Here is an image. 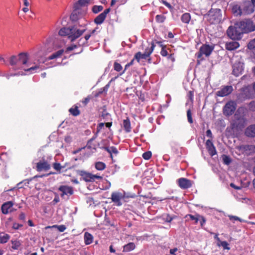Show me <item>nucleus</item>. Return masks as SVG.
Segmentation results:
<instances>
[{"label": "nucleus", "mask_w": 255, "mask_h": 255, "mask_svg": "<svg viewBox=\"0 0 255 255\" xmlns=\"http://www.w3.org/2000/svg\"><path fill=\"white\" fill-rule=\"evenodd\" d=\"M85 31V29H79L76 26L74 25L61 28L58 33L62 36H67L71 41H74L80 37Z\"/></svg>", "instance_id": "nucleus-1"}, {"label": "nucleus", "mask_w": 255, "mask_h": 255, "mask_svg": "<svg viewBox=\"0 0 255 255\" xmlns=\"http://www.w3.org/2000/svg\"><path fill=\"white\" fill-rule=\"evenodd\" d=\"M228 36L232 39L240 40L244 34L239 22L235 23V25L230 26L227 30Z\"/></svg>", "instance_id": "nucleus-2"}, {"label": "nucleus", "mask_w": 255, "mask_h": 255, "mask_svg": "<svg viewBox=\"0 0 255 255\" xmlns=\"http://www.w3.org/2000/svg\"><path fill=\"white\" fill-rule=\"evenodd\" d=\"M214 49V46L213 45L206 44H203L200 47L199 51L196 53V56L198 59V64H200V61L204 60L202 57L203 55H205L206 57H209L212 53Z\"/></svg>", "instance_id": "nucleus-3"}, {"label": "nucleus", "mask_w": 255, "mask_h": 255, "mask_svg": "<svg viewBox=\"0 0 255 255\" xmlns=\"http://www.w3.org/2000/svg\"><path fill=\"white\" fill-rule=\"evenodd\" d=\"M207 20L211 24L219 23L222 17L221 11L219 9H211L206 16Z\"/></svg>", "instance_id": "nucleus-4"}, {"label": "nucleus", "mask_w": 255, "mask_h": 255, "mask_svg": "<svg viewBox=\"0 0 255 255\" xmlns=\"http://www.w3.org/2000/svg\"><path fill=\"white\" fill-rule=\"evenodd\" d=\"M239 25L244 33H247L255 31V24L250 19H245L239 22Z\"/></svg>", "instance_id": "nucleus-5"}, {"label": "nucleus", "mask_w": 255, "mask_h": 255, "mask_svg": "<svg viewBox=\"0 0 255 255\" xmlns=\"http://www.w3.org/2000/svg\"><path fill=\"white\" fill-rule=\"evenodd\" d=\"M252 89L250 86H245L239 90V93L237 95V100L243 102L246 99H250L252 97Z\"/></svg>", "instance_id": "nucleus-6"}, {"label": "nucleus", "mask_w": 255, "mask_h": 255, "mask_svg": "<svg viewBox=\"0 0 255 255\" xmlns=\"http://www.w3.org/2000/svg\"><path fill=\"white\" fill-rule=\"evenodd\" d=\"M51 160V157H48L47 159L44 157H42L39 161L36 163V169L38 172L42 171H46L49 170L51 168V165L50 161Z\"/></svg>", "instance_id": "nucleus-7"}, {"label": "nucleus", "mask_w": 255, "mask_h": 255, "mask_svg": "<svg viewBox=\"0 0 255 255\" xmlns=\"http://www.w3.org/2000/svg\"><path fill=\"white\" fill-rule=\"evenodd\" d=\"M80 175L86 182H94L96 179H102L103 177L98 175H94L89 172L81 171Z\"/></svg>", "instance_id": "nucleus-8"}, {"label": "nucleus", "mask_w": 255, "mask_h": 255, "mask_svg": "<svg viewBox=\"0 0 255 255\" xmlns=\"http://www.w3.org/2000/svg\"><path fill=\"white\" fill-rule=\"evenodd\" d=\"M58 190L61 192L60 196L62 198H65V196L68 198L74 193L73 188L67 185H61L58 187Z\"/></svg>", "instance_id": "nucleus-9"}, {"label": "nucleus", "mask_w": 255, "mask_h": 255, "mask_svg": "<svg viewBox=\"0 0 255 255\" xmlns=\"http://www.w3.org/2000/svg\"><path fill=\"white\" fill-rule=\"evenodd\" d=\"M233 91V88L231 85L223 86L221 89L217 92V95L219 97H224L229 95Z\"/></svg>", "instance_id": "nucleus-10"}, {"label": "nucleus", "mask_w": 255, "mask_h": 255, "mask_svg": "<svg viewBox=\"0 0 255 255\" xmlns=\"http://www.w3.org/2000/svg\"><path fill=\"white\" fill-rule=\"evenodd\" d=\"M177 183L179 187L182 189H186L190 188L192 185V181L186 178H180L177 180Z\"/></svg>", "instance_id": "nucleus-11"}, {"label": "nucleus", "mask_w": 255, "mask_h": 255, "mask_svg": "<svg viewBox=\"0 0 255 255\" xmlns=\"http://www.w3.org/2000/svg\"><path fill=\"white\" fill-rule=\"evenodd\" d=\"M19 63L20 68L25 69L24 67L27 64L29 56L27 53L21 52L19 54Z\"/></svg>", "instance_id": "nucleus-12"}, {"label": "nucleus", "mask_w": 255, "mask_h": 255, "mask_svg": "<svg viewBox=\"0 0 255 255\" xmlns=\"http://www.w3.org/2000/svg\"><path fill=\"white\" fill-rule=\"evenodd\" d=\"M13 204L12 201H7L4 203L1 207L2 213L6 215L10 212H12L13 211L12 210Z\"/></svg>", "instance_id": "nucleus-13"}, {"label": "nucleus", "mask_w": 255, "mask_h": 255, "mask_svg": "<svg viewBox=\"0 0 255 255\" xmlns=\"http://www.w3.org/2000/svg\"><path fill=\"white\" fill-rule=\"evenodd\" d=\"M236 102L232 100L228 101L223 108V112H235L237 108Z\"/></svg>", "instance_id": "nucleus-14"}, {"label": "nucleus", "mask_w": 255, "mask_h": 255, "mask_svg": "<svg viewBox=\"0 0 255 255\" xmlns=\"http://www.w3.org/2000/svg\"><path fill=\"white\" fill-rule=\"evenodd\" d=\"M124 198L123 194L120 192H113L111 195V199L113 202L118 206L122 205L121 200Z\"/></svg>", "instance_id": "nucleus-15"}, {"label": "nucleus", "mask_w": 255, "mask_h": 255, "mask_svg": "<svg viewBox=\"0 0 255 255\" xmlns=\"http://www.w3.org/2000/svg\"><path fill=\"white\" fill-rule=\"evenodd\" d=\"M245 134L249 137H255V125H252L247 128Z\"/></svg>", "instance_id": "nucleus-16"}, {"label": "nucleus", "mask_w": 255, "mask_h": 255, "mask_svg": "<svg viewBox=\"0 0 255 255\" xmlns=\"http://www.w3.org/2000/svg\"><path fill=\"white\" fill-rule=\"evenodd\" d=\"M243 13L246 14H250L255 11L254 7L249 2L246 3L243 8Z\"/></svg>", "instance_id": "nucleus-17"}, {"label": "nucleus", "mask_w": 255, "mask_h": 255, "mask_svg": "<svg viewBox=\"0 0 255 255\" xmlns=\"http://www.w3.org/2000/svg\"><path fill=\"white\" fill-rule=\"evenodd\" d=\"M240 46L239 43L236 41L227 42L226 44V48L228 50L232 51L238 48Z\"/></svg>", "instance_id": "nucleus-18"}, {"label": "nucleus", "mask_w": 255, "mask_h": 255, "mask_svg": "<svg viewBox=\"0 0 255 255\" xmlns=\"http://www.w3.org/2000/svg\"><path fill=\"white\" fill-rule=\"evenodd\" d=\"M123 127L126 132H129L131 131V124L128 117H127L126 119L123 120Z\"/></svg>", "instance_id": "nucleus-19"}, {"label": "nucleus", "mask_w": 255, "mask_h": 255, "mask_svg": "<svg viewBox=\"0 0 255 255\" xmlns=\"http://www.w3.org/2000/svg\"><path fill=\"white\" fill-rule=\"evenodd\" d=\"M64 50L63 49H60L53 53H52L51 55H50L48 58V60H51L53 59H55L57 58H60L63 54L64 53Z\"/></svg>", "instance_id": "nucleus-20"}, {"label": "nucleus", "mask_w": 255, "mask_h": 255, "mask_svg": "<svg viewBox=\"0 0 255 255\" xmlns=\"http://www.w3.org/2000/svg\"><path fill=\"white\" fill-rule=\"evenodd\" d=\"M91 0H78L74 5L75 10L80 9L82 6H85Z\"/></svg>", "instance_id": "nucleus-21"}, {"label": "nucleus", "mask_w": 255, "mask_h": 255, "mask_svg": "<svg viewBox=\"0 0 255 255\" xmlns=\"http://www.w3.org/2000/svg\"><path fill=\"white\" fill-rule=\"evenodd\" d=\"M243 71L242 66H237L235 64L233 66V74L236 77L239 76L241 75Z\"/></svg>", "instance_id": "nucleus-22"}, {"label": "nucleus", "mask_w": 255, "mask_h": 255, "mask_svg": "<svg viewBox=\"0 0 255 255\" xmlns=\"http://www.w3.org/2000/svg\"><path fill=\"white\" fill-rule=\"evenodd\" d=\"M246 122L247 121L244 118H239L235 123L237 128L240 129L244 128L246 124Z\"/></svg>", "instance_id": "nucleus-23"}, {"label": "nucleus", "mask_w": 255, "mask_h": 255, "mask_svg": "<svg viewBox=\"0 0 255 255\" xmlns=\"http://www.w3.org/2000/svg\"><path fill=\"white\" fill-rule=\"evenodd\" d=\"M93 241V236L88 232H86L84 234V242L86 245H90L92 243Z\"/></svg>", "instance_id": "nucleus-24"}, {"label": "nucleus", "mask_w": 255, "mask_h": 255, "mask_svg": "<svg viewBox=\"0 0 255 255\" xmlns=\"http://www.w3.org/2000/svg\"><path fill=\"white\" fill-rule=\"evenodd\" d=\"M10 239V236L3 232L0 233V243L4 244L8 242Z\"/></svg>", "instance_id": "nucleus-25"}, {"label": "nucleus", "mask_w": 255, "mask_h": 255, "mask_svg": "<svg viewBox=\"0 0 255 255\" xmlns=\"http://www.w3.org/2000/svg\"><path fill=\"white\" fill-rule=\"evenodd\" d=\"M106 17V16L101 13L94 19V22L97 24H101L104 22Z\"/></svg>", "instance_id": "nucleus-26"}, {"label": "nucleus", "mask_w": 255, "mask_h": 255, "mask_svg": "<svg viewBox=\"0 0 255 255\" xmlns=\"http://www.w3.org/2000/svg\"><path fill=\"white\" fill-rule=\"evenodd\" d=\"M189 217L191 220L194 221V223L197 224L200 220V215L196 214L195 215L191 214H187L185 216V218Z\"/></svg>", "instance_id": "nucleus-27"}, {"label": "nucleus", "mask_w": 255, "mask_h": 255, "mask_svg": "<svg viewBox=\"0 0 255 255\" xmlns=\"http://www.w3.org/2000/svg\"><path fill=\"white\" fill-rule=\"evenodd\" d=\"M135 248V245L133 243H129L124 246V251L128 252L133 250Z\"/></svg>", "instance_id": "nucleus-28"}, {"label": "nucleus", "mask_w": 255, "mask_h": 255, "mask_svg": "<svg viewBox=\"0 0 255 255\" xmlns=\"http://www.w3.org/2000/svg\"><path fill=\"white\" fill-rule=\"evenodd\" d=\"M105 149L107 152H108L110 154L111 158H113V153H114L115 154H117L118 153V151L117 148L115 146L106 147H105Z\"/></svg>", "instance_id": "nucleus-29"}, {"label": "nucleus", "mask_w": 255, "mask_h": 255, "mask_svg": "<svg viewBox=\"0 0 255 255\" xmlns=\"http://www.w3.org/2000/svg\"><path fill=\"white\" fill-rule=\"evenodd\" d=\"M233 12L236 15H241L243 13V10L238 4L234 5L232 7Z\"/></svg>", "instance_id": "nucleus-30"}, {"label": "nucleus", "mask_w": 255, "mask_h": 255, "mask_svg": "<svg viewBox=\"0 0 255 255\" xmlns=\"http://www.w3.org/2000/svg\"><path fill=\"white\" fill-rule=\"evenodd\" d=\"M181 19L185 23H188L191 19V16L189 13H185L181 16Z\"/></svg>", "instance_id": "nucleus-31"}, {"label": "nucleus", "mask_w": 255, "mask_h": 255, "mask_svg": "<svg viewBox=\"0 0 255 255\" xmlns=\"http://www.w3.org/2000/svg\"><path fill=\"white\" fill-rule=\"evenodd\" d=\"M221 157H222V160H223V162L224 164H225L226 165H228L232 162V159L229 156H228V155H225V154H223L222 155Z\"/></svg>", "instance_id": "nucleus-32"}, {"label": "nucleus", "mask_w": 255, "mask_h": 255, "mask_svg": "<svg viewBox=\"0 0 255 255\" xmlns=\"http://www.w3.org/2000/svg\"><path fill=\"white\" fill-rule=\"evenodd\" d=\"M106 165L105 163L103 162H97L95 163V168L98 170H103L105 169Z\"/></svg>", "instance_id": "nucleus-33"}, {"label": "nucleus", "mask_w": 255, "mask_h": 255, "mask_svg": "<svg viewBox=\"0 0 255 255\" xmlns=\"http://www.w3.org/2000/svg\"><path fill=\"white\" fill-rule=\"evenodd\" d=\"M57 228L58 230V231L60 232H64L66 229V226L64 225H55L52 226V227L48 226V227H46V228Z\"/></svg>", "instance_id": "nucleus-34"}, {"label": "nucleus", "mask_w": 255, "mask_h": 255, "mask_svg": "<svg viewBox=\"0 0 255 255\" xmlns=\"http://www.w3.org/2000/svg\"><path fill=\"white\" fill-rule=\"evenodd\" d=\"M16 60H17V56H15V55L11 56L9 58V63L11 66L15 67L16 68H17Z\"/></svg>", "instance_id": "nucleus-35"}, {"label": "nucleus", "mask_w": 255, "mask_h": 255, "mask_svg": "<svg viewBox=\"0 0 255 255\" xmlns=\"http://www.w3.org/2000/svg\"><path fill=\"white\" fill-rule=\"evenodd\" d=\"M166 19V16L162 14H158L155 16V20L157 23H163Z\"/></svg>", "instance_id": "nucleus-36"}, {"label": "nucleus", "mask_w": 255, "mask_h": 255, "mask_svg": "<svg viewBox=\"0 0 255 255\" xmlns=\"http://www.w3.org/2000/svg\"><path fill=\"white\" fill-rule=\"evenodd\" d=\"M92 98V97L89 95L81 101L80 103L81 104L82 107L86 106L87 104L90 102Z\"/></svg>", "instance_id": "nucleus-37"}, {"label": "nucleus", "mask_w": 255, "mask_h": 255, "mask_svg": "<svg viewBox=\"0 0 255 255\" xmlns=\"http://www.w3.org/2000/svg\"><path fill=\"white\" fill-rule=\"evenodd\" d=\"M103 9V6L102 5H94L92 7V11L94 13H98Z\"/></svg>", "instance_id": "nucleus-38"}, {"label": "nucleus", "mask_w": 255, "mask_h": 255, "mask_svg": "<svg viewBox=\"0 0 255 255\" xmlns=\"http://www.w3.org/2000/svg\"><path fill=\"white\" fill-rule=\"evenodd\" d=\"M150 44H151L150 47H147L145 49V51H144V52H146V53H150V55L152 53V52H153V51L154 49V48L155 47V44H154L153 41L151 42Z\"/></svg>", "instance_id": "nucleus-39"}, {"label": "nucleus", "mask_w": 255, "mask_h": 255, "mask_svg": "<svg viewBox=\"0 0 255 255\" xmlns=\"http://www.w3.org/2000/svg\"><path fill=\"white\" fill-rule=\"evenodd\" d=\"M187 101L188 102H190L192 103L193 102V98H194V93L192 91H189L187 95Z\"/></svg>", "instance_id": "nucleus-40"}, {"label": "nucleus", "mask_w": 255, "mask_h": 255, "mask_svg": "<svg viewBox=\"0 0 255 255\" xmlns=\"http://www.w3.org/2000/svg\"><path fill=\"white\" fill-rule=\"evenodd\" d=\"M209 154L213 156L217 154L216 148L214 145L210 147L207 149Z\"/></svg>", "instance_id": "nucleus-41"}, {"label": "nucleus", "mask_w": 255, "mask_h": 255, "mask_svg": "<svg viewBox=\"0 0 255 255\" xmlns=\"http://www.w3.org/2000/svg\"><path fill=\"white\" fill-rule=\"evenodd\" d=\"M37 69H40V70H41V69L40 68L39 66L35 65L34 66L31 67L29 68L24 69V71L26 72H30L31 73H34V72L33 71Z\"/></svg>", "instance_id": "nucleus-42"}, {"label": "nucleus", "mask_w": 255, "mask_h": 255, "mask_svg": "<svg viewBox=\"0 0 255 255\" xmlns=\"http://www.w3.org/2000/svg\"><path fill=\"white\" fill-rule=\"evenodd\" d=\"M114 69L117 72H120L122 71L123 67L121 64L118 63L117 62H115L114 63Z\"/></svg>", "instance_id": "nucleus-43"}, {"label": "nucleus", "mask_w": 255, "mask_h": 255, "mask_svg": "<svg viewBox=\"0 0 255 255\" xmlns=\"http://www.w3.org/2000/svg\"><path fill=\"white\" fill-rule=\"evenodd\" d=\"M241 148L245 150H255V146L253 145H243L241 147Z\"/></svg>", "instance_id": "nucleus-44"}, {"label": "nucleus", "mask_w": 255, "mask_h": 255, "mask_svg": "<svg viewBox=\"0 0 255 255\" xmlns=\"http://www.w3.org/2000/svg\"><path fill=\"white\" fill-rule=\"evenodd\" d=\"M80 107H82L81 104L78 103L77 105H74L72 108L69 110V112H79L78 109Z\"/></svg>", "instance_id": "nucleus-45"}, {"label": "nucleus", "mask_w": 255, "mask_h": 255, "mask_svg": "<svg viewBox=\"0 0 255 255\" xmlns=\"http://www.w3.org/2000/svg\"><path fill=\"white\" fill-rule=\"evenodd\" d=\"M151 151H146L142 154V157L145 160H148L151 158Z\"/></svg>", "instance_id": "nucleus-46"}, {"label": "nucleus", "mask_w": 255, "mask_h": 255, "mask_svg": "<svg viewBox=\"0 0 255 255\" xmlns=\"http://www.w3.org/2000/svg\"><path fill=\"white\" fill-rule=\"evenodd\" d=\"M248 48L250 49H253L255 48V38L249 42Z\"/></svg>", "instance_id": "nucleus-47"}, {"label": "nucleus", "mask_w": 255, "mask_h": 255, "mask_svg": "<svg viewBox=\"0 0 255 255\" xmlns=\"http://www.w3.org/2000/svg\"><path fill=\"white\" fill-rule=\"evenodd\" d=\"M248 106L251 112H255V101L250 102Z\"/></svg>", "instance_id": "nucleus-48"}, {"label": "nucleus", "mask_w": 255, "mask_h": 255, "mask_svg": "<svg viewBox=\"0 0 255 255\" xmlns=\"http://www.w3.org/2000/svg\"><path fill=\"white\" fill-rule=\"evenodd\" d=\"M160 54L163 57L168 56V52L166 49V46H162Z\"/></svg>", "instance_id": "nucleus-49"}, {"label": "nucleus", "mask_w": 255, "mask_h": 255, "mask_svg": "<svg viewBox=\"0 0 255 255\" xmlns=\"http://www.w3.org/2000/svg\"><path fill=\"white\" fill-rule=\"evenodd\" d=\"M229 244L226 241L221 242V246H222L224 250H229L230 248L229 247Z\"/></svg>", "instance_id": "nucleus-50"}, {"label": "nucleus", "mask_w": 255, "mask_h": 255, "mask_svg": "<svg viewBox=\"0 0 255 255\" xmlns=\"http://www.w3.org/2000/svg\"><path fill=\"white\" fill-rule=\"evenodd\" d=\"M53 168L57 171L60 172L62 166L59 163L55 162L53 165Z\"/></svg>", "instance_id": "nucleus-51"}, {"label": "nucleus", "mask_w": 255, "mask_h": 255, "mask_svg": "<svg viewBox=\"0 0 255 255\" xmlns=\"http://www.w3.org/2000/svg\"><path fill=\"white\" fill-rule=\"evenodd\" d=\"M12 248L14 250L17 249L20 245L19 242L17 241H12Z\"/></svg>", "instance_id": "nucleus-52"}, {"label": "nucleus", "mask_w": 255, "mask_h": 255, "mask_svg": "<svg viewBox=\"0 0 255 255\" xmlns=\"http://www.w3.org/2000/svg\"><path fill=\"white\" fill-rule=\"evenodd\" d=\"M199 221H200L201 227V228H203L204 227L205 224L206 222V219H205V218L204 217L200 215Z\"/></svg>", "instance_id": "nucleus-53"}, {"label": "nucleus", "mask_w": 255, "mask_h": 255, "mask_svg": "<svg viewBox=\"0 0 255 255\" xmlns=\"http://www.w3.org/2000/svg\"><path fill=\"white\" fill-rule=\"evenodd\" d=\"M229 217L230 220H236V221H239L240 222H242L244 221V220L243 219L240 218L239 217H238L237 216H229Z\"/></svg>", "instance_id": "nucleus-54"}, {"label": "nucleus", "mask_w": 255, "mask_h": 255, "mask_svg": "<svg viewBox=\"0 0 255 255\" xmlns=\"http://www.w3.org/2000/svg\"><path fill=\"white\" fill-rule=\"evenodd\" d=\"M134 59L136 60V61L139 62L140 61V59H141V52H137L134 56Z\"/></svg>", "instance_id": "nucleus-55"}, {"label": "nucleus", "mask_w": 255, "mask_h": 255, "mask_svg": "<svg viewBox=\"0 0 255 255\" xmlns=\"http://www.w3.org/2000/svg\"><path fill=\"white\" fill-rule=\"evenodd\" d=\"M105 124L103 123H100L97 128V133L101 131V129L104 128Z\"/></svg>", "instance_id": "nucleus-56"}, {"label": "nucleus", "mask_w": 255, "mask_h": 255, "mask_svg": "<svg viewBox=\"0 0 255 255\" xmlns=\"http://www.w3.org/2000/svg\"><path fill=\"white\" fill-rule=\"evenodd\" d=\"M91 36V34L88 33V34H86L84 36L85 41L82 42V44L84 45L86 43H87V41L89 39V38H90Z\"/></svg>", "instance_id": "nucleus-57"}, {"label": "nucleus", "mask_w": 255, "mask_h": 255, "mask_svg": "<svg viewBox=\"0 0 255 255\" xmlns=\"http://www.w3.org/2000/svg\"><path fill=\"white\" fill-rule=\"evenodd\" d=\"M214 144L212 142V141H211V140L210 139H208L207 141H206V148L208 149V148H209L210 147H211L212 146H213Z\"/></svg>", "instance_id": "nucleus-58"}, {"label": "nucleus", "mask_w": 255, "mask_h": 255, "mask_svg": "<svg viewBox=\"0 0 255 255\" xmlns=\"http://www.w3.org/2000/svg\"><path fill=\"white\" fill-rule=\"evenodd\" d=\"M77 47V46L76 45L73 44V45H71L70 46L67 47L66 48V51L68 52V51H72V50H74V49H75Z\"/></svg>", "instance_id": "nucleus-59"}, {"label": "nucleus", "mask_w": 255, "mask_h": 255, "mask_svg": "<svg viewBox=\"0 0 255 255\" xmlns=\"http://www.w3.org/2000/svg\"><path fill=\"white\" fill-rule=\"evenodd\" d=\"M173 219L169 214H167L165 218V221L167 223H170Z\"/></svg>", "instance_id": "nucleus-60"}, {"label": "nucleus", "mask_w": 255, "mask_h": 255, "mask_svg": "<svg viewBox=\"0 0 255 255\" xmlns=\"http://www.w3.org/2000/svg\"><path fill=\"white\" fill-rule=\"evenodd\" d=\"M187 116L188 122L192 124L193 123V120L192 118V113H187Z\"/></svg>", "instance_id": "nucleus-61"}, {"label": "nucleus", "mask_w": 255, "mask_h": 255, "mask_svg": "<svg viewBox=\"0 0 255 255\" xmlns=\"http://www.w3.org/2000/svg\"><path fill=\"white\" fill-rule=\"evenodd\" d=\"M22 226H23V225L22 224H18V223H14L13 224L12 228L14 229L17 230L20 227H21Z\"/></svg>", "instance_id": "nucleus-62"}, {"label": "nucleus", "mask_w": 255, "mask_h": 255, "mask_svg": "<svg viewBox=\"0 0 255 255\" xmlns=\"http://www.w3.org/2000/svg\"><path fill=\"white\" fill-rule=\"evenodd\" d=\"M141 59H146L150 56V53L144 52L143 54L141 53Z\"/></svg>", "instance_id": "nucleus-63"}, {"label": "nucleus", "mask_w": 255, "mask_h": 255, "mask_svg": "<svg viewBox=\"0 0 255 255\" xmlns=\"http://www.w3.org/2000/svg\"><path fill=\"white\" fill-rule=\"evenodd\" d=\"M19 219L21 220V221H25V215L24 213L23 212H21L20 213V214H19Z\"/></svg>", "instance_id": "nucleus-64"}]
</instances>
